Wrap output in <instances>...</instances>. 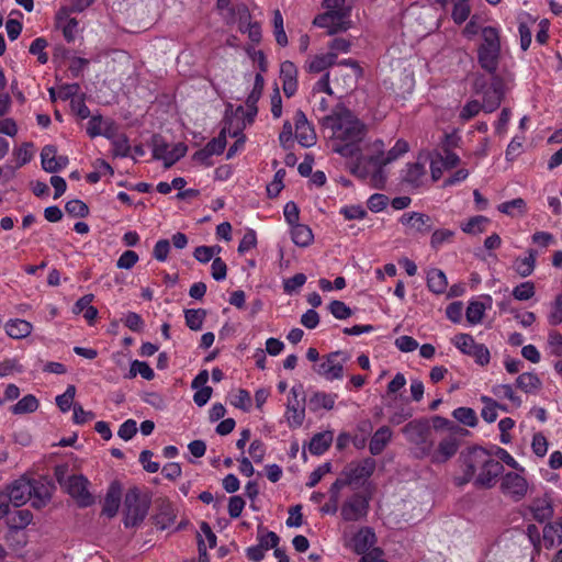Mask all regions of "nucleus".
I'll list each match as a JSON object with an SVG mask.
<instances>
[{
    "label": "nucleus",
    "instance_id": "7",
    "mask_svg": "<svg viewBox=\"0 0 562 562\" xmlns=\"http://www.w3.org/2000/svg\"><path fill=\"white\" fill-rule=\"evenodd\" d=\"M149 508V502L140 496L137 488H131L126 492L124 498V525L125 527H135L146 517Z\"/></svg>",
    "mask_w": 562,
    "mask_h": 562
},
{
    "label": "nucleus",
    "instance_id": "59",
    "mask_svg": "<svg viewBox=\"0 0 562 562\" xmlns=\"http://www.w3.org/2000/svg\"><path fill=\"white\" fill-rule=\"evenodd\" d=\"M46 46L47 42L43 37L35 38L30 46V53L36 55L41 64H45L48 60V56L44 50Z\"/></svg>",
    "mask_w": 562,
    "mask_h": 562
},
{
    "label": "nucleus",
    "instance_id": "5",
    "mask_svg": "<svg viewBox=\"0 0 562 562\" xmlns=\"http://www.w3.org/2000/svg\"><path fill=\"white\" fill-rule=\"evenodd\" d=\"M305 392L303 384L299 383L291 387L286 405L284 418L290 428H299L305 419Z\"/></svg>",
    "mask_w": 562,
    "mask_h": 562
},
{
    "label": "nucleus",
    "instance_id": "34",
    "mask_svg": "<svg viewBox=\"0 0 562 562\" xmlns=\"http://www.w3.org/2000/svg\"><path fill=\"white\" fill-rule=\"evenodd\" d=\"M408 148L407 142L398 139L390 150L385 151L384 158H381V156H374L372 158V164L389 165L407 153Z\"/></svg>",
    "mask_w": 562,
    "mask_h": 562
},
{
    "label": "nucleus",
    "instance_id": "62",
    "mask_svg": "<svg viewBox=\"0 0 562 562\" xmlns=\"http://www.w3.org/2000/svg\"><path fill=\"white\" fill-rule=\"evenodd\" d=\"M13 155L16 161L15 168H20L32 159V146L30 144H23L21 147L14 150Z\"/></svg>",
    "mask_w": 562,
    "mask_h": 562
},
{
    "label": "nucleus",
    "instance_id": "11",
    "mask_svg": "<svg viewBox=\"0 0 562 562\" xmlns=\"http://www.w3.org/2000/svg\"><path fill=\"white\" fill-rule=\"evenodd\" d=\"M525 472H507L501 480V491L514 501L522 499L529 490Z\"/></svg>",
    "mask_w": 562,
    "mask_h": 562
},
{
    "label": "nucleus",
    "instance_id": "46",
    "mask_svg": "<svg viewBox=\"0 0 562 562\" xmlns=\"http://www.w3.org/2000/svg\"><path fill=\"white\" fill-rule=\"evenodd\" d=\"M452 416L461 424L474 427L477 424V417L474 409L470 407H458L452 412Z\"/></svg>",
    "mask_w": 562,
    "mask_h": 562
},
{
    "label": "nucleus",
    "instance_id": "24",
    "mask_svg": "<svg viewBox=\"0 0 562 562\" xmlns=\"http://www.w3.org/2000/svg\"><path fill=\"white\" fill-rule=\"evenodd\" d=\"M280 79L284 94L290 98L297 90V69L292 61L285 60L280 66Z\"/></svg>",
    "mask_w": 562,
    "mask_h": 562
},
{
    "label": "nucleus",
    "instance_id": "49",
    "mask_svg": "<svg viewBox=\"0 0 562 562\" xmlns=\"http://www.w3.org/2000/svg\"><path fill=\"white\" fill-rule=\"evenodd\" d=\"M497 209L499 212H502L504 214L514 216L515 211H517L520 214L526 212V202L524 199L517 198L512 201H507V202L499 204L497 206Z\"/></svg>",
    "mask_w": 562,
    "mask_h": 562
},
{
    "label": "nucleus",
    "instance_id": "58",
    "mask_svg": "<svg viewBox=\"0 0 562 562\" xmlns=\"http://www.w3.org/2000/svg\"><path fill=\"white\" fill-rule=\"evenodd\" d=\"M454 233L450 229L441 228L432 233L430 238V245L432 248L438 249L443 244L451 241Z\"/></svg>",
    "mask_w": 562,
    "mask_h": 562
},
{
    "label": "nucleus",
    "instance_id": "52",
    "mask_svg": "<svg viewBox=\"0 0 562 562\" xmlns=\"http://www.w3.org/2000/svg\"><path fill=\"white\" fill-rule=\"evenodd\" d=\"M58 25L63 30L65 40L67 42H74L78 33V21L74 18L59 19Z\"/></svg>",
    "mask_w": 562,
    "mask_h": 562
},
{
    "label": "nucleus",
    "instance_id": "2",
    "mask_svg": "<svg viewBox=\"0 0 562 562\" xmlns=\"http://www.w3.org/2000/svg\"><path fill=\"white\" fill-rule=\"evenodd\" d=\"M461 468L463 473L454 477L458 486L473 481L477 487L491 488L503 472L502 463L481 447L470 448L462 453Z\"/></svg>",
    "mask_w": 562,
    "mask_h": 562
},
{
    "label": "nucleus",
    "instance_id": "26",
    "mask_svg": "<svg viewBox=\"0 0 562 562\" xmlns=\"http://www.w3.org/2000/svg\"><path fill=\"white\" fill-rule=\"evenodd\" d=\"M400 222L412 232L426 233L431 229L430 217L419 212L404 213Z\"/></svg>",
    "mask_w": 562,
    "mask_h": 562
},
{
    "label": "nucleus",
    "instance_id": "25",
    "mask_svg": "<svg viewBox=\"0 0 562 562\" xmlns=\"http://www.w3.org/2000/svg\"><path fill=\"white\" fill-rule=\"evenodd\" d=\"M33 521V514L29 509H18L10 513L7 517L5 525L9 530V536H18L19 532L30 526Z\"/></svg>",
    "mask_w": 562,
    "mask_h": 562
},
{
    "label": "nucleus",
    "instance_id": "6",
    "mask_svg": "<svg viewBox=\"0 0 562 562\" xmlns=\"http://www.w3.org/2000/svg\"><path fill=\"white\" fill-rule=\"evenodd\" d=\"M349 356L344 351H334L324 357L313 366V371L326 381L333 382L344 378V367Z\"/></svg>",
    "mask_w": 562,
    "mask_h": 562
},
{
    "label": "nucleus",
    "instance_id": "12",
    "mask_svg": "<svg viewBox=\"0 0 562 562\" xmlns=\"http://www.w3.org/2000/svg\"><path fill=\"white\" fill-rule=\"evenodd\" d=\"M364 161L363 156L356 160L355 165L351 167L352 175L367 181L375 189H383L386 183V173L383 169L385 165L370 164L373 167L372 171H370L366 167Z\"/></svg>",
    "mask_w": 562,
    "mask_h": 562
},
{
    "label": "nucleus",
    "instance_id": "47",
    "mask_svg": "<svg viewBox=\"0 0 562 562\" xmlns=\"http://www.w3.org/2000/svg\"><path fill=\"white\" fill-rule=\"evenodd\" d=\"M481 402L484 404L481 412L482 418L486 423H494L497 418L498 403L486 395L481 396Z\"/></svg>",
    "mask_w": 562,
    "mask_h": 562
},
{
    "label": "nucleus",
    "instance_id": "44",
    "mask_svg": "<svg viewBox=\"0 0 562 562\" xmlns=\"http://www.w3.org/2000/svg\"><path fill=\"white\" fill-rule=\"evenodd\" d=\"M493 394L498 398L509 400L516 407L521 405V398L515 394L514 389L509 384H497L492 389Z\"/></svg>",
    "mask_w": 562,
    "mask_h": 562
},
{
    "label": "nucleus",
    "instance_id": "22",
    "mask_svg": "<svg viewBox=\"0 0 562 562\" xmlns=\"http://www.w3.org/2000/svg\"><path fill=\"white\" fill-rule=\"evenodd\" d=\"M42 167L47 172H57L68 165L67 156H58L56 147L47 145L41 153Z\"/></svg>",
    "mask_w": 562,
    "mask_h": 562
},
{
    "label": "nucleus",
    "instance_id": "28",
    "mask_svg": "<svg viewBox=\"0 0 562 562\" xmlns=\"http://www.w3.org/2000/svg\"><path fill=\"white\" fill-rule=\"evenodd\" d=\"M228 133L227 127H223L217 137L210 140L203 149L195 154V158L199 160L207 159L213 155H220L224 151L226 146V134Z\"/></svg>",
    "mask_w": 562,
    "mask_h": 562
},
{
    "label": "nucleus",
    "instance_id": "50",
    "mask_svg": "<svg viewBox=\"0 0 562 562\" xmlns=\"http://www.w3.org/2000/svg\"><path fill=\"white\" fill-rule=\"evenodd\" d=\"M273 29L277 43L283 47L286 46L288 36L283 27V18L279 10L273 12Z\"/></svg>",
    "mask_w": 562,
    "mask_h": 562
},
{
    "label": "nucleus",
    "instance_id": "42",
    "mask_svg": "<svg viewBox=\"0 0 562 562\" xmlns=\"http://www.w3.org/2000/svg\"><path fill=\"white\" fill-rule=\"evenodd\" d=\"M516 384L525 393H533L540 389L541 381L536 374L525 372L517 378Z\"/></svg>",
    "mask_w": 562,
    "mask_h": 562
},
{
    "label": "nucleus",
    "instance_id": "37",
    "mask_svg": "<svg viewBox=\"0 0 562 562\" xmlns=\"http://www.w3.org/2000/svg\"><path fill=\"white\" fill-rule=\"evenodd\" d=\"M333 442L331 431L318 432L310 441L308 450L314 456H321L330 447Z\"/></svg>",
    "mask_w": 562,
    "mask_h": 562
},
{
    "label": "nucleus",
    "instance_id": "63",
    "mask_svg": "<svg viewBox=\"0 0 562 562\" xmlns=\"http://www.w3.org/2000/svg\"><path fill=\"white\" fill-rule=\"evenodd\" d=\"M331 315L337 319H346L351 316V310L341 301L335 300L328 306Z\"/></svg>",
    "mask_w": 562,
    "mask_h": 562
},
{
    "label": "nucleus",
    "instance_id": "16",
    "mask_svg": "<svg viewBox=\"0 0 562 562\" xmlns=\"http://www.w3.org/2000/svg\"><path fill=\"white\" fill-rule=\"evenodd\" d=\"M506 92L504 80L494 75L491 80L490 87L483 92V110L487 113L495 111Z\"/></svg>",
    "mask_w": 562,
    "mask_h": 562
},
{
    "label": "nucleus",
    "instance_id": "15",
    "mask_svg": "<svg viewBox=\"0 0 562 562\" xmlns=\"http://www.w3.org/2000/svg\"><path fill=\"white\" fill-rule=\"evenodd\" d=\"M338 70L335 74V81L341 86L344 91L353 90L358 79L362 76V69L353 59H344L339 63Z\"/></svg>",
    "mask_w": 562,
    "mask_h": 562
},
{
    "label": "nucleus",
    "instance_id": "29",
    "mask_svg": "<svg viewBox=\"0 0 562 562\" xmlns=\"http://www.w3.org/2000/svg\"><path fill=\"white\" fill-rule=\"evenodd\" d=\"M336 63L337 61L335 53L319 54L308 58V60L306 61V69L308 72L319 74L322 71H325Z\"/></svg>",
    "mask_w": 562,
    "mask_h": 562
},
{
    "label": "nucleus",
    "instance_id": "32",
    "mask_svg": "<svg viewBox=\"0 0 562 562\" xmlns=\"http://www.w3.org/2000/svg\"><path fill=\"white\" fill-rule=\"evenodd\" d=\"M5 333L13 339H22L31 335L33 326L24 319H10L4 325Z\"/></svg>",
    "mask_w": 562,
    "mask_h": 562
},
{
    "label": "nucleus",
    "instance_id": "48",
    "mask_svg": "<svg viewBox=\"0 0 562 562\" xmlns=\"http://www.w3.org/2000/svg\"><path fill=\"white\" fill-rule=\"evenodd\" d=\"M485 312V306L483 303L473 301L467 307L465 316L469 323L475 325L481 323Z\"/></svg>",
    "mask_w": 562,
    "mask_h": 562
},
{
    "label": "nucleus",
    "instance_id": "23",
    "mask_svg": "<svg viewBox=\"0 0 562 562\" xmlns=\"http://www.w3.org/2000/svg\"><path fill=\"white\" fill-rule=\"evenodd\" d=\"M376 536L372 528L362 527L352 537V548L357 554L364 555L371 549L375 548Z\"/></svg>",
    "mask_w": 562,
    "mask_h": 562
},
{
    "label": "nucleus",
    "instance_id": "17",
    "mask_svg": "<svg viewBox=\"0 0 562 562\" xmlns=\"http://www.w3.org/2000/svg\"><path fill=\"white\" fill-rule=\"evenodd\" d=\"M402 431L405 435L406 439L417 447L416 454L420 453L422 447L428 446L427 436L429 432V426L426 420H412L405 425Z\"/></svg>",
    "mask_w": 562,
    "mask_h": 562
},
{
    "label": "nucleus",
    "instance_id": "30",
    "mask_svg": "<svg viewBox=\"0 0 562 562\" xmlns=\"http://www.w3.org/2000/svg\"><path fill=\"white\" fill-rule=\"evenodd\" d=\"M393 432L390 427L382 426L380 427L372 436L369 450L373 456L380 454L387 443L391 441Z\"/></svg>",
    "mask_w": 562,
    "mask_h": 562
},
{
    "label": "nucleus",
    "instance_id": "60",
    "mask_svg": "<svg viewBox=\"0 0 562 562\" xmlns=\"http://www.w3.org/2000/svg\"><path fill=\"white\" fill-rule=\"evenodd\" d=\"M65 209L69 215L75 217H85L89 213L88 206L80 200L68 201Z\"/></svg>",
    "mask_w": 562,
    "mask_h": 562
},
{
    "label": "nucleus",
    "instance_id": "13",
    "mask_svg": "<svg viewBox=\"0 0 562 562\" xmlns=\"http://www.w3.org/2000/svg\"><path fill=\"white\" fill-rule=\"evenodd\" d=\"M187 153V146L182 143L168 145L161 137L153 138V155L156 159L164 160L167 168L183 157Z\"/></svg>",
    "mask_w": 562,
    "mask_h": 562
},
{
    "label": "nucleus",
    "instance_id": "21",
    "mask_svg": "<svg viewBox=\"0 0 562 562\" xmlns=\"http://www.w3.org/2000/svg\"><path fill=\"white\" fill-rule=\"evenodd\" d=\"M375 460L372 458H366L359 462L349 464L345 471L344 475L346 480L351 484L353 482H358L360 480H364L372 475L375 470Z\"/></svg>",
    "mask_w": 562,
    "mask_h": 562
},
{
    "label": "nucleus",
    "instance_id": "9",
    "mask_svg": "<svg viewBox=\"0 0 562 562\" xmlns=\"http://www.w3.org/2000/svg\"><path fill=\"white\" fill-rule=\"evenodd\" d=\"M56 476L58 483L80 506H89L93 503V497L88 491L89 481L87 477L81 474L64 477L58 471Z\"/></svg>",
    "mask_w": 562,
    "mask_h": 562
},
{
    "label": "nucleus",
    "instance_id": "20",
    "mask_svg": "<svg viewBox=\"0 0 562 562\" xmlns=\"http://www.w3.org/2000/svg\"><path fill=\"white\" fill-rule=\"evenodd\" d=\"M295 127V138L303 147H311L316 143V134L313 126L308 123L306 115L297 110L293 117Z\"/></svg>",
    "mask_w": 562,
    "mask_h": 562
},
{
    "label": "nucleus",
    "instance_id": "64",
    "mask_svg": "<svg viewBox=\"0 0 562 562\" xmlns=\"http://www.w3.org/2000/svg\"><path fill=\"white\" fill-rule=\"evenodd\" d=\"M548 321L553 326L562 323V293L555 297Z\"/></svg>",
    "mask_w": 562,
    "mask_h": 562
},
{
    "label": "nucleus",
    "instance_id": "41",
    "mask_svg": "<svg viewBox=\"0 0 562 562\" xmlns=\"http://www.w3.org/2000/svg\"><path fill=\"white\" fill-rule=\"evenodd\" d=\"M38 406V400L34 395L27 394L11 407V412L14 415H23L35 412Z\"/></svg>",
    "mask_w": 562,
    "mask_h": 562
},
{
    "label": "nucleus",
    "instance_id": "53",
    "mask_svg": "<svg viewBox=\"0 0 562 562\" xmlns=\"http://www.w3.org/2000/svg\"><path fill=\"white\" fill-rule=\"evenodd\" d=\"M471 13V7L469 2H456L452 8L451 18L456 24H462L465 22Z\"/></svg>",
    "mask_w": 562,
    "mask_h": 562
},
{
    "label": "nucleus",
    "instance_id": "40",
    "mask_svg": "<svg viewBox=\"0 0 562 562\" xmlns=\"http://www.w3.org/2000/svg\"><path fill=\"white\" fill-rule=\"evenodd\" d=\"M536 256V251L529 250L528 256L515 260L514 268L520 277H528L533 272Z\"/></svg>",
    "mask_w": 562,
    "mask_h": 562
},
{
    "label": "nucleus",
    "instance_id": "54",
    "mask_svg": "<svg viewBox=\"0 0 562 562\" xmlns=\"http://www.w3.org/2000/svg\"><path fill=\"white\" fill-rule=\"evenodd\" d=\"M531 510L535 519H537L538 521H544L549 519L552 514L551 506L544 499L536 501L531 506Z\"/></svg>",
    "mask_w": 562,
    "mask_h": 562
},
{
    "label": "nucleus",
    "instance_id": "38",
    "mask_svg": "<svg viewBox=\"0 0 562 562\" xmlns=\"http://www.w3.org/2000/svg\"><path fill=\"white\" fill-rule=\"evenodd\" d=\"M291 237L296 246L307 247L313 241L314 235L307 225L297 223L291 226Z\"/></svg>",
    "mask_w": 562,
    "mask_h": 562
},
{
    "label": "nucleus",
    "instance_id": "18",
    "mask_svg": "<svg viewBox=\"0 0 562 562\" xmlns=\"http://www.w3.org/2000/svg\"><path fill=\"white\" fill-rule=\"evenodd\" d=\"M33 491H35V488L31 481L24 477L15 480L4 490L12 505L15 507L24 505L30 499Z\"/></svg>",
    "mask_w": 562,
    "mask_h": 562
},
{
    "label": "nucleus",
    "instance_id": "43",
    "mask_svg": "<svg viewBox=\"0 0 562 562\" xmlns=\"http://www.w3.org/2000/svg\"><path fill=\"white\" fill-rule=\"evenodd\" d=\"M206 313L202 308L187 310L184 312L186 324L191 330H200L203 326Z\"/></svg>",
    "mask_w": 562,
    "mask_h": 562
},
{
    "label": "nucleus",
    "instance_id": "61",
    "mask_svg": "<svg viewBox=\"0 0 562 562\" xmlns=\"http://www.w3.org/2000/svg\"><path fill=\"white\" fill-rule=\"evenodd\" d=\"M139 260L138 255L134 250H125L116 261L119 269L130 270Z\"/></svg>",
    "mask_w": 562,
    "mask_h": 562
},
{
    "label": "nucleus",
    "instance_id": "31",
    "mask_svg": "<svg viewBox=\"0 0 562 562\" xmlns=\"http://www.w3.org/2000/svg\"><path fill=\"white\" fill-rule=\"evenodd\" d=\"M427 286L435 294H442L447 291L448 280L446 273L438 269L431 268L426 276Z\"/></svg>",
    "mask_w": 562,
    "mask_h": 562
},
{
    "label": "nucleus",
    "instance_id": "19",
    "mask_svg": "<svg viewBox=\"0 0 562 562\" xmlns=\"http://www.w3.org/2000/svg\"><path fill=\"white\" fill-rule=\"evenodd\" d=\"M402 181L412 189L423 187L427 181L426 161L407 164L402 170Z\"/></svg>",
    "mask_w": 562,
    "mask_h": 562
},
{
    "label": "nucleus",
    "instance_id": "14",
    "mask_svg": "<svg viewBox=\"0 0 562 562\" xmlns=\"http://www.w3.org/2000/svg\"><path fill=\"white\" fill-rule=\"evenodd\" d=\"M369 512V498L362 493H355L348 497L340 507V515L345 521H358Z\"/></svg>",
    "mask_w": 562,
    "mask_h": 562
},
{
    "label": "nucleus",
    "instance_id": "51",
    "mask_svg": "<svg viewBox=\"0 0 562 562\" xmlns=\"http://www.w3.org/2000/svg\"><path fill=\"white\" fill-rule=\"evenodd\" d=\"M105 123L102 121L100 116H93L89 120L87 124V133L90 137H95L100 135H104L110 137L109 128H104Z\"/></svg>",
    "mask_w": 562,
    "mask_h": 562
},
{
    "label": "nucleus",
    "instance_id": "35",
    "mask_svg": "<svg viewBox=\"0 0 562 562\" xmlns=\"http://www.w3.org/2000/svg\"><path fill=\"white\" fill-rule=\"evenodd\" d=\"M93 295L88 294L82 297H80L74 305L72 312L75 314H81L83 315L85 319L88 323H92L97 316H98V310L91 305Z\"/></svg>",
    "mask_w": 562,
    "mask_h": 562
},
{
    "label": "nucleus",
    "instance_id": "3",
    "mask_svg": "<svg viewBox=\"0 0 562 562\" xmlns=\"http://www.w3.org/2000/svg\"><path fill=\"white\" fill-rule=\"evenodd\" d=\"M482 40L483 42L477 49L479 64L484 70L494 74L501 54L499 30L494 26L483 27Z\"/></svg>",
    "mask_w": 562,
    "mask_h": 562
},
{
    "label": "nucleus",
    "instance_id": "10",
    "mask_svg": "<svg viewBox=\"0 0 562 562\" xmlns=\"http://www.w3.org/2000/svg\"><path fill=\"white\" fill-rule=\"evenodd\" d=\"M452 342L462 353L474 358L477 364L485 366L490 362L491 356L487 347L475 342L471 335L458 334Z\"/></svg>",
    "mask_w": 562,
    "mask_h": 562
},
{
    "label": "nucleus",
    "instance_id": "56",
    "mask_svg": "<svg viewBox=\"0 0 562 562\" xmlns=\"http://www.w3.org/2000/svg\"><path fill=\"white\" fill-rule=\"evenodd\" d=\"M220 251V246H199L194 249L193 256L199 262L207 263Z\"/></svg>",
    "mask_w": 562,
    "mask_h": 562
},
{
    "label": "nucleus",
    "instance_id": "57",
    "mask_svg": "<svg viewBox=\"0 0 562 562\" xmlns=\"http://www.w3.org/2000/svg\"><path fill=\"white\" fill-rule=\"evenodd\" d=\"M535 295V284L530 281L522 282L514 288L513 296L518 301H527Z\"/></svg>",
    "mask_w": 562,
    "mask_h": 562
},
{
    "label": "nucleus",
    "instance_id": "1",
    "mask_svg": "<svg viewBox=\"0 0 562 562\" xmlns=\"http://www.w3.org/2000/svg\"><path fill=\"white\" fill-rule=\"evenodd\" d=\"M323 126L328 132V146L334 153L356 160L362 157L367 130L350 110L336 108L323 119Z\"/></svg>",
    "mask_w": 562,
    "mask_h": 562
},
{
    "label": "nucleus",
    "instance_id": "33",
    "mask_svg": "<svg viewBox=\"0 0 562 562\" xmlns=\"http://www.w3.org/2000/svg\"><path fill=\"white\" fill-rule=\"evenodd\" d=\"M199 555L206 557L207 549L216 546V535L212 531L210 525L205 521L200 525V532L198 535Z\"/></svg>",
    "mask_w": 562,
    "mask_h": 562
},
{
    "label": "nucleus",
    "instance_id": "8",
    "mask_svg": "<svg viewBox=\"0 0 562 562\" xmlns=\"http://www.w3.org/2000/svg\"><path fill=\"white\" fill-rule=\"evenodd\" d=\"M459 447V440L453 435H448L441 438L435 449H431V445L422 447L417 458L428 457L431 463L443 464L456 456Z\"/></svg>",
    "mask_w": 562,
    "mask_h": 562
},
{
    "label": "nucleus",
    "instance_id": "55",
    "mask_svg": "<svg viewBox=\"0 0 562 562\" xmlns=\"http://www.w3.org/2000/svg\"><path fill=\"white\" fill-rule=\"evenodd\" d=\"M76 395L75 385L70 384L67 386L66 391L56 397V404L61 412H68L72 406V402Z\"/></svg>",
    "mask_w": 562,
    "mask_h": 562
},
{
    "label": "nucleus",
    "instance_id": "36",
    "mask_svg": "<svg viewBox=\"0 0 562 562\" xmlns=\"http://www.w3.org/2000/svg\"><path fill=\"white\" fill-rule=\"evenodd\" d=\"M121 501L120 487L112 484L106 493L102 513L108 517H114L119 510Z\"/></svg>",
    "mask_w": 562,
    "mask_h": 562
},
{
    "label": "nucleus",
    "instance_id": "4",
    "mask_svg": "<svg viewBox=\"0 0 562 562\" xmlns=\"http://www.w3.org/2000/svg\"><path fill=\"white\" fill-rule=\"evenodd\" d=\"M314 25L325 29L328 35H336L350 30L353 25L351 8L347 10H329L315 16Z\"/></svg>",
    "mask_w": 562,
    "mask_h": 562
},
{
    "label": "nucleus",
    "instance_id": "27",
    "mask_svg": "<svg viewBox=\"0 0 562 562\" xmlns=\"http://www.w3.org/2000/svg\"><path fill=\"white\" fill-rule=\"evenodd\" d=\"M337 397L338 395L336 393L316 391L312 393L308 398V409L313 413H317L321 409L331 411L335 407Z\"/></svg>",
    "mask_w": 562,
    "mask_h": 562
},
{
    "label": "nucleus",
    "instance_id": "39",
    "mask_svg": "<svg viewBox=\"0 0 562 562\" xmlns=\"http://www.w3.org/2000/svg\"><path fill=\"white\" fill-rule=\"evenodd\" d=\"M490 220L483 215H476L461 223V229L465 234L477 235L486 229Z\"/></svg>",
    "mask_w": 562,
    "mask_h": 562
},
{
    "label": "nucleus",
    "instance_id": "45",
    "mask_svg": "<svg viewBox=\"0 0 562 562\" xmlns=\"http://www.w3.org/2000/svg\"><path fill=\"white\" fill-rule=\"evenodd\" d=\"M137 374H139L145 380H153L155 376L154 370L143 361L134 360L131 363L130 372L127 374L128 379L135 378Z\"/></svg>",
    "mask_w": 562,
    "mask_h": 562
}]
</instances>
